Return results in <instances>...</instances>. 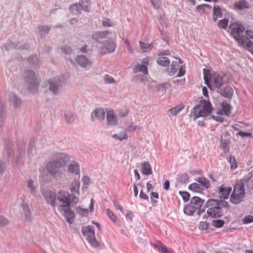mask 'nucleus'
I'll return each mask as SVG.
<instances>
[{"label":"nucleus","instance_id":"1","mask_svg":"<svg viewBox=\"0 0 253 253\" xmlns=\"http://www.w3.org/2000/svg\"><path fill=\"white\" fill-rule=\"evenodd\" d=\"M42 195L47 203L54 208H57L59 212L63 215L67 222L71 224L75 218V213L70 209L71 204H77L79 198L68 192L61 191L56 196L54 192L49 190H43Z\"/></svg>","mask_w":253,"mask_h":253},{"label":"nucleus","instance_id":"2","mask_svg":"<svg viewBox=\"0 0 253 253\" xmlns=\"http://www.w3.org/2000/svg\"><path fill=\"white\" fill-rule=\"evenodd\" d=\"M212 108L211 102L203 100L193 108L190 115V118L195 121L197 118L210 116Z\"/></svg>","mask_w":253,"mask_h":253},{"label":"nucleus","instance_id":"3","mask_svg":"<svg viewBox=\"0 0 253 253\" xmlns=\"http://www.w3.org/2000/svg\"><path fill=\"white\" fill-rule=\"evenodd\" d=\"M204 80L205 84L211 89H212L211 85L215 86L217 88H219L223 83L222 78L216 73L210 74L208 69H204Z\"/></svg>","mask_w":253,"mask_h":253},{"label":"nucleus","instance_id":"4","mask_svg":"<svg viewBox=\"0 0 253 253\" xmlns=\"http://www.w3.org/2000/svg\"><path fill=\"white\" fill-rule=\"evenodd\" d=\"M230 29L231 31V35L238 42L241 46H245V42L248 38L242 35L245 30L244 26L238 23H233L230 25Z\"/></svg>","mask_w":253,"mask_h":253},{"label":"nucleus","instance_id":"5","mask_svg":"<svg viewBox=\"0 0 253 253\" xmlns=\"http://www.w3.org/2000/svg\"><path fill=\"white\" fill-rule=\"evenodd\" d=\"M60 164L57 163L54 160L49 162L42 173V177L45 181H49L54 177L59 172Z\"/></svg>","mask_w":253,"mask_h":253},{"label":"nucleus","instance_id":"6","mask_svg":"<svg viewBox=\"0 0 253 253\" xmlns=\"http://www.w3.org/2000/svg\"><path fill=\"white\" fill-rule=\"evenodd\" d=\"M205 207L208 208L207 213L209 216L213 218H218L221 216V207L216 200L210 199L207 201Z\"/></svg>","mask_w":253,"mask_h":253},{"label":"nucleus","instance_id":"7","mask_svg":"<svg viewBox=\"0 0 253 253\" xmlns=\"http://www.w3.org/2000/svg\"><path fill=\"white\" fill-rule=\"evenodd\" d=\"M64 81L59 77L49 79L45 83V87L52 92L54 95H59L64 84Z\"/></svg>","mask_w":253,"mask_h":253},{"label":"nucleus","instance_id":"8","mask_svg":"<svg viewBox=\"0 0 253 253\" xmlns=\"http://www.w3.org/2000/svg\"><path fill=\"white\" fill-rule=\"evenodd\" d=\"M24 80L27 84L28 89L32 93L38 91V82L35 73L31 70H27L24 73Z\"/></svg>","mask_w":253,"mask_h":253},{"label":"nucleus","instance_id":"9","mask_svg":"<svg viewBox=\"0 0 253 253\" xmlns=\"http://www.w3.org/2000/svg\"><path fill=\"white\" fill-rule=\"evenodd\" d=\"M245 194L244 185L242 183H238L234 186V191L230 198L231 202L235 204L241 202Z\"/></svg>","mask_w":253,"mask_h":253},{"label":"nucleus","instance_id":"10","mask_svg":"<svg viewBox=\"0 0 253 253\" xmlns=\"http://www.w3.org/2000/svg\"><path fill=\"white\" fill-rule=\"evenodd\" d=\"M82 234L86 238L88 243L93 247H98L99 243L96 240L93 227L87 226L82 229Z\"/></svg>","mask_w":253,"mask_h":253},{"label":"nucleus","instance_id":"11","mask_svg":"<svg viewBox=\"0 0 253 253\" xmlns=\"http://www.w3.org/2000/svg\"><path fill=\"white\" fill-rule=\"evenodd\" d=\"M105 112L102 108L95 109L91 113V121L92 122H102L104 120Z\"/></svg>","mask_w":253,"mask_h":253},{"label":"nucleus","instance_id":"12","mask_svg":"<svg viewBox=\"0 0 253 253\" xmlns=\"http://www.w3.org/2000/svg\"><path fill=\"white\" fill-rule=\"evenodd\" d=\"M111 33L108 31H98L93 33L91 38L97 42L102 43L103 40L110 38Z\"/></svg>","mask_w":253,"mask_h":253},{"label":"nucleus","instance_id":"13","mask_svg":"<svg viewBox=\"0 0 253 253\" xmlns=\"http://www.w3.org/2000/svg\"><path fill=\"white\" fill-rule=\"evenodd\" d=\"M57 163L60 164V167L65 165L70 160V156L66 153H56L54 155V160Z\"/></svg>","mask_w":253,"mask_h":253},{"label":"nucleus","instance_id":"14","mask_svg":"<svg viewBox=\"0 0 253 253\" xmlns=\"http://www.w3.org/2000/svg\"><path fill=\"white\" fill-rule=\"evenodd\" d=\"M204 202V200L197 196H194L190 200L191 205L195 208L197 210H199V213L205 211V209H201V208L203 205Z\"/></svg>","mask_w":253,"mask_h":253},{"label":"nucleus","instance_id":"15","mask_svg":"<svg viewBox=\"0 0 253 253\" xmlns=\"http://www.w3.org/2000/svg\"><path fill=\"white\" fill-rule=\"evenodd\" d=\"M106 121L108 125L115 126L117 125L118 120L112 110H107Z\"/></svg>","mask_w":253,"mask_h":253},{"label":"nucleus","instance_id":"16","mask_svg":"<svg viewBox=\"0 0 253 253\" xmlns=\"http://www.w3.org/2000/svg\"><path fill=\"white\" fill-rule=\"evenodd\" d=\"M76 62L81 67L86 68L91 65V62L88 59L83 55H78L75 58Z\"/></svg>","mask_w":253,"mask_h":253},{"label":"nucleus","instance_id":"17","mask_svg":"<svg viewBox=\"0 0 253 253\" xmlns=\"http://www.w3.org/2000/svg\"><path fill=\"white\" fill-rule=\"evenodd\" d=\"M232 191V188L230 187L220 186L218 188V196L222 199H227Z\"/></svg>","mask_w":253,"mask_h":253},{"label":"nucleus","instance_id":"18","mask_svg":"<svg viewBox=\"0 0 253 253\" xmlns=\"http://www.w3.org/2000/svg\"><path fill=\"white\" fill-rule=\"evenodd\" d=\"M141 173L145 175H149L152 173L151 166L148 162H144L141 163L140 170Z\"/></svg>","mask_w":253,"mask_h":253},{"label":"nucleus","instance_id":"19","mask_svg":"<svg viewBox=\"0 0 253 253\" xmlns=\"http://www.w3.org/2000/svg\"><path fill=\"white\" fill-rule=\"evenodd\" d=\"M219 93L222 96L226 98H231L233 94V90L231 87L227 86L223 89H221L218 91Z\"/></svg>","mask_w":253,"mask_h":253},{"label":"nucleus","instance_id":"20","mask_svg":"<svg viewBox=\"0 0 253 253\" xmlns=\"http://www.w3.org/2000/svg\"><path fill=\"white\" fill-rule=\"evenodd\" d=\"M10 102L15 108H18L22 103L20 98L14 93H12L10 95Z\"/></svg>","mask_w":253,"mask_h":253},{"label":"nucleus","instance_id":"21","mask_svg":"<svg viewBox=\"0 0 253 253\" xmlns=\"http://www.w3.org/2000/svg\"><path fill=\"white\" fill-rule=\"evenodd\" d=\"M80 181L79 180H75L71 183L69 189L72 193H77L79 195L80 194Z\"/></svg>","mask_w":253,"mask_h":253},{"label":"nucleus","instance_id":"22","mask_svg":"<svg viewBox=\"0 0 253 253\" xmlns=\"http://www.w3.org/2000/svg\"><path fill=\"white\" fill-rule=\"evenodd\" d=\"M68 170L70 172L79 174L80 173V167L78 163L75 162L71 163L68 166Z\"/></svg>","mask_w":253,"mask_h":253},{"label":"nucleus","instance_id":"23","mask_svg":"<svg viewBox=\"0 0 253 253\" xmlns=\"http://www.w3.org/2000/svg\"><path fill=\"white\" fill-rule=\"evenodd\" d=\"M195 180L201 185V187L203 186L206 189L209 188L211 186L210 182L204 177H198Z\"/></svg>","mask_w":253,"mask_h":253},{"label":"nucleus","instance_id":"24","mask_svg":"<svg viewBox=\"0 0 253 253\" xmlns=\"http://www.w3.org/2000/svg\"><path fill=\"white\" fill-rule=\"evenodd\" d=\"M184 106L183 105H178L169 109L167 113L170 114L172 116H176L183 109Z\"/></svg>","mask_w":253,"mask_h":253},{"label":"nucleus","instance_id":"25","mask_svg":"<svg viewBox=\"0 0 253 253\" xmlns=\"http://www.w3.org/2000/svg\"><path fill=\"white\" fill-rule=\"evenodd\" d=\"M70 11L74 14H78L81 12V3H76L70 6Z\"/></svg>","mask_w":253,"mask_h":253},{"label":"nucleus","instance_id":"26","mask_svg":"<svg viewBox=\"0 0 253 253\" xmlns=\"http://www.w3.org/2000/svg\"><path fill=\"white\" fill-rule=\"evenodd\" d=\"M116 48V44L112 42H108L104 45V53H111L114 52Z\"/></svg>","mask_w":253,"mask_h":253},{"label":"nucleus","instance_id":"27","mask_svg":"<svg viewBox=\"0 0 253 253\" xmlns=\"http://www.w3.org/2000/svg\"><path fill=\"white\" fill-rule=\"evenodd\" d=\"M235 6L239 9L248 8L250 7L249 4L245 0H240L235 3Z\"/></svg>","mask_w":253,"mask_h":253},{"label":"nucleus","instance_id":"28","mask_svg":"<svg viewBox=\"0 0 253 253\" xmlns=\"http://www.w3.org/2000/svg\"><path fill=\"white\" fill-rule=\"evenodd\" d=\"M64 119L67 124H71L75 121V116L72 113L67 112L64 113Z\"/></svg>","mask_w":253,"mask_h":253},{"label":"nucleus","instance_id":"29","mask_svg":"<svg viewBox=\"0 0 253 253\" xmlns=\"http://www.w3.org/2000/svg\"><path fill=\"white\" fill-rule=\"evenodd\" d=\"M139 43L143 52H147L148 51L152 49L153 47V45L152 43H149L140 41Z\"/></svg>","mask_w":253,"mask_h":253},{"label":"nucleus","instance_id":"30","mask_svg":"<svg viewBox=\"0 0 253 253\" xmlns=\"http://www.w3.org/2000/svg\"><path fill=\"white\" fill-rule=\"evenodd\" d=\"M50 30V28L46 26H40L38 27L39 35L42 38L47 35Z\"/></svg>","mask_w":253,"mask_h":253},{"label":"nucleus","instance_id":"31","mask_svg":"<svg viewBox=\"0 0 253 253\" xmlns=\"http://www.w3.org/2000/svg\"><path fill=\"white\" fill-rule=\"evenodd\" d=\"M22 210L25 218L27 220H31V213L30 208L27 204H23L22 206Z\"/></svg>","mask_w":253,"mask_h":253},{"label":"nucleus","instance_id":"32","mask_svg":"<svg viewBox=\"0 0 253 253\" xmlns=\"http://www.w3.org/2000/svg\"><path fill=\"white\" fill-rule=\"evenodd\" d=\"M222 111L225 115L228 116L231 113V106L226 102H223L221 104Z\"/></svg>","mask_w":253,"mask_h":253},{"label":"nucleus","instance_id":"33","mask_svg":"<svg viewBox=\"0 0 253 253\" xmlns=\"http://www.w3.org/2000/svg\"><path fill=\"white\" fill-rule=\"evenodd\" d=\"M230 141L228 139L221 140L220 142V148L224 152H228L229 151V144Z\"/></svg>","mask_w":253,"mask_h":253},{"label":"nucleus","instance_id":"34","mask_svg":"<svg viewBox=\"0 0 253 253\" xmlns=\"http://www.w3.org/2000/svg\"><path fill=\"white\" fill-rule=\"evenodd\" d=\"M227 160L231 165V169H235L238 168V164L234 156H229L227 157Z\"/></svg>","mask_w":253,"mask_h":253},{"label":"nucleus","instance_id":"35","mask_svg":"<svg viewBox=\"0 0 253 253\" xmlns=\"http://www.w3.org/2000/svg\"><path fill=\"white\" fill-rule=\"evenodd\" d=\"M157 63L162 66H169L170 63V60L166 57H160L157 60Z\"/></svg>","mask_w":253,"mask_h":253},{"label":"nucleus","instance_id":"36","mask_svg":"<svg viewBox=\"0 0 253 253\" xmlns=\"http://www.w3.org/2000/svg\"><path fill=\"white\" fill-rule=\"evenodd\" d=\"M134 72L136 73L140 72L144 74L145 75L147 74L148 70L147 67L144 65H138L136 66L134 68Z\"/></svg>","mask_w":253,"mask_h":253},{"label":"nucleus","instance_id":"37","mask_svg":"<svg viewBox=\"0 0 253 253\" xmlns=\"http://www.w3.org/2000/svg\"><path fill=\"white\" fill-rule=\"evenodd\" d=\"M27 186L32 194H35L36 192L37 185L34 183L32 179H29L27 181Z\"/></svg>","mask_w":253,"mask_h":253},{"label":"nucleus","instance_id":"38","mask_svg":"<svg viewBox=\"0 0 253 253\" xmlns=\"http://www.w3.org/2000/svg\"><path fill=\"white\" fill-rule=\"evenodd\" d=\"M196 211L197 209L191 205L185 206L183 210L184 212L188 215H193Z\"/></svg>","mask_w":253,"mask_h":253},{"label":"nucleus","instance_id":"39","mask_svg":"<svg viewBox=\"0 0 253 253\" xmlns=\"http://www.w3.org/2000/svg\"><path fill=\"white\" fill-rule=\"evenodd\" d=\"M189 189L195 192H200L201 191V185L198 183H193L189 185Z\"/></svg>","mask_w":253,"mask_h":253},{"label":"nucleus","instance_id":"40","mask_svg":"<svg viewBox=\"0 0 253 253\" xmlns=\"http://www.w3.org/2000/svg\"><path fill=\"white\" fill-rule=\"evenodd\" d=\"M154 246L159 251L162 253H171V252L167 249V247L161 243L156 244Z\"/></svg>","mask_w":253,"mask_h":253},{"label":"nucleus","instance_id":"41","mask_svg":"<svg viewBox=\"0 0 253 253\" xmlns=\"http://www.w3.org/2000/svg\"><path fill=\"white\" fill-rule=\"evenodd\" d=\"M229 20L227 19H223L218 22V26L220 29H226L228 25Z\"/></svg>","mask_w":253,"mask_h":253},{"label":"nucleus","instance_id":"42","mask_svg":"<svg viewBox=\"0 0 253 253\" xmlns=\"http://www.w3.org/2000/svg\"><path fill=\"white\" fill-rule=\"evenodd\" d=\"M28 61L31 65L37 66L39 64V60L37 56L33 55L29 58Z\"/></svg>","mask_w":253,"mask_h":253},{"label":"nucleus","instance_id":"43","mask_svg":"<svg viewBox=\"0 0 253 253\" xmlns=\"http://www.w3.org/2000/svg\"><path fill=\"white\" fill-rule=\"evenodd\" d=\"M113 138L122 141L127 138V134L125 132H121L118 134H115L112 136Z\"/></svg>","mask_w":253,"mask_h":253},{"label":"nucleus","instance_id":"44","mask_svg":"<svg viewBox=\"0 0 253 253\" xmlns=\"http://www.w3.org/2000/svg\"><path fill=\"white\" fill-rule=\"evenodd\" d=\"M188 178H189V177L187 174L183 173V174H179L178 175L177 179L178 182H180L181 183H186L187 181Z\"/></svg>","mask_w":253,"mask_h":253},{"label":"nucleus","instance_id":"45","mask_svg":"<svg viewBox=\"0 0 253 253\" xmlns=\"http://www.w3.org/2000/svg\"><path fill=\"white\" fill-rule=\"evenodd\" d=\"M224 221L221 219L213 220L212 221V225L216 228H220L223 226Z\"/></svg>","mask_w":253,"mask_h":253},{"label":"nucleus","instance_id":"46","mask_svg":"<svg viewBox=\"0 0 253 253\" xmlns=\"http://www.w3.org/2000/svg\"><path fill=\"white\" fill-rule=\"evenodd\" d=\"M177 63L176 61H173L171 63V66H170V70L169 72V74L170 76L174 75L175 73L177 71V68L176 67L177 66Z\"/></svg>","mask_w":253,"mask_h":253},{"label":"nucleus","instance_id":"47","mask_svg":"<svg viewBox=\"0 0 253 253\" xmlns=\"http://www.w3.org/2000/svg\"><path fill=\"white\" fill-rule=\"evenodd\" d=\"M243 46L248 49L253 54V42L250 41L248 38L247 39V42H245V46Z\"/></svg>","mask_w":253,"mask_h":253},{"label":"nucleus","instance_id":"48","mask_svg":"<svg viewBox=\"0 0 253 253\" xmlns=\"http://www.w3.org/2000/svg\"><path fill=\"white\" fill-rule=\"evenodd\" d=\"M106 212L108 215L114 222H116L117 221L118 218L110 209H107L106 210Z\"/></svg>","mask_w":253,"mask_h":253},{"label":"nucleus","instance_id":"49","mask_svg":"<svg viewBox=\"0 0 253 253\" xmlns=\"http://www.w3.org/2000/svg\"><path fill=\"white\" fill-rule=\"evenodd\" d=\"M77 211L81 215L85 216L88 214V210L87 209H83L81 207H78L77 208Z\"/></svg>","mask_w":253,"mask_h":253},{"label":"nucleus","instance_id":"50","mask_svg":"<svg viewBox=\"0 0 253 253\" xmlns=\"http://www.w3.org/2000/svg\"><path fill=\"white\" fill-rule=\"evenodd\" d=\"M102 24L104 27H112L113 26V22L110 19H104L102 21Z\"/></svg>","mask_w":253,"mask_h":253},{"label":"nucleus","instance_id":"51","mask_svg":"<svg viewBox=\"0 0 253 253\" xmlns=\"http://www.w3.org/2000/svg\"><path fill=\"white\" fill-rule=\"evenodd\" d=\"M81 3V10L85 12H88L89 10V5L87 2L82 1Z\"/></svg>","mask_w":253,"mask_h":253},{"label":"nucleus","instance_id":"52","mask_svg":"<svg viewBox=\"0 0 253 253\" xmlns=\"http://www.w3.org/2000/svg\"><path fill=\"white\" fill-rule=\"evenodd\" d=\"M104 80L106 84H113L115 83V80L108 75H106L104 77Z\"/></svg>","mask_w":253,"mask_h":253},{"label":"nucleus","instance_id":"53","mask_svg":"<svg viewBox=\"0 0 253 253\" xmlns=\"http://www.w3.org/2000/svg\"><path fill=\"white\" fill-rule=\"evenodd\" d=\"M209 224L206 221L201 222L199 225V228L200 230L204 231L208 229Z\"/></svg>","mask_w":253,"mask_h":253},{"label":"nucleus","instance_id":"54","mask_svg":"<svg viewBox=\"0 0 253 253\" xmlns=\"http://www.w3.org/2000/svg\"><path fill=\"white\" fill-rule=\"evenodd\" d=\"M213 15H218L219 17H221L222 15L221 10L218 6H214L213 10Z\"/></svg>","mask_w":253,"mask_h":253},{"label":"nucleus","instance_id":"55","mask_svg":"<svg viewBox=\"0 0 253 253\" xmlns=\"http://www.w3.org/2000/svg\"><path fill=\"white\" fill-rule=\"evenodd\" d=\"M179 194L182 197L184 202H187L190 197V195L188 192L179 191Z\"/></svg>","mask_w":253,"mask_h":253},{"label":"nucleus","instance_id":"56","mask_svg":"<svg viewBox=\"0 0 253 253\" xmlns=\"http://www.w3.org/2000/svg\"><path fill=\"white\" fill-rule=\"evenodd\" d=\"M142 128V126H134L132 124H130L127 130L130 131H133L136 130H140Z\"/></svg>","mask_w":253,"mask_h":253},{"label":"nucleus","instance_id":"57","mask_svg":"<svg viewBox=\"0 0 253 253\" xmlns=\"http://www.w3.org/2000/svg\"><path fill=\"white\" fill-rule=\"evenodd\" d=\"M61 49L62 52H63L65 54H70L72 52V50L71 48L67 45H65L61 47Z\"/></svg>","mask_w":253,"mask_h":253},{"label":"nucleus","instance_id":"58","mask_svg":"<svg viewBox=\"0 0 253 253\" xmlns=\"http://www.w3.org/2000/svg\"><path fill=\"white\" fill-rule=\"evenodd\" d=\"M134 79L139 81L140 83L145 84L146 82V78L141 75H136L134 77Z\"/></svg>","mask_w":253,"mask_h":253},{"label":"nucleus","instance_id":"59","mask_svg":"<svg viewBox=\"0 0 253 253\" xmlns=\"http://www.w3.org/2000/svg\"><path fill=\"white\" fill-rule=\"evenodd\" d=\"M252 222H253V216L252 215L246 216L243 220V222L245 224H249Z\"/></svg>","mask_w":253,"mask_h":253},{"label":"nucleus","instance_id":"60","mask_svg":"<svg viewBox=\"0 0 253 253\" xmlns=\"http://www.w3.org/2000/svg\"><path fill=\"white\" fill-rule=\"evenodd\" d=\"M236 135L241 136L242 137H246L252 136V133L243 131H239L238 133H237Z\"/></svg>","mask_w":253,"mask_h":253},{"label":"nucleus","instance_id":"61","mask_svg":"<svg viewBox=\"0 0 253 253\" xmlns=\"http://www.w3.org/2000/svg\"><path fill=\"white\" fill-rule=\"evenodd\" d=\"M8 220L4 217L0 215V225L4 226L8 224Z\"/></svg>","mask_w":253,"mask_h":253},{"label":"nucleus","instance_id":"62","mask_svg":"<svg viewBox=\"0 0 253 253\" xmlns=\"http://www.w3.org/2000/svg\"><path fill=\"white\" fill-rule=\"evenodd\" d=\"M185 73V68L182 66L179 69V71H178V73L177 75V77H182L184 75Z\"/></svg>","mask_w":253,"mask_h":253},{"label":"nucleus","instance_id":"63","mask_svg":"<svg viewBox=\"0 0 253 253\" xmlns=\"http://www.w3.org/2000/svg\"><path fill=\"white\" fill-rule=\"evenodd\" d=\"M159 198V195L157 192H152L151 193V199L152 200V202L156 203L157 201L156 200H153V198L158 199Z\"/></svg>","mask_w":253,"mask_h":253},{"label":"nucleus","instance_id":"64","mask_svg":"<svg viewBox=\"0 0 253 253\" xmlns=\"http://www.w3.org/2000/svg\"><path fill=\"white\" fill-rule=\"evenodd\" d=\"M113 204L116 209L120 210L122 213H124L123 208L122 207V206L119 204V203L118 202L113 201Z\"/></svg>","mask_w":253,"mask_h":253}]
</instances>
